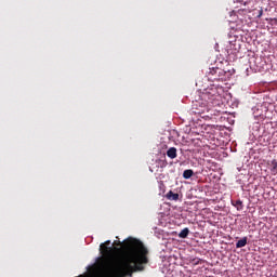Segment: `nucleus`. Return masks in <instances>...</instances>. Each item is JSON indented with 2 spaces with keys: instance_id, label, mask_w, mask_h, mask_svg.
I'll list each match as a JSON object with an SVG mask.
<instances>
[{
  "instance_id": "obj_1",
  "label": "nucleus",
  "mask_w": 277,
  "mask_h": 277,
  "mask_svg": "<svg viewBox=\"0 0 277 277\" xmlns=\"http://www.w3.org/2000/svg\"><path fill=\"white\" fill-rule=\"evenodd\" d=\"M233 77V70L230 69H222L219 67H212L209 71V79L212 81H226Z\"/></svg>"
},
{
  "instance_id": "obj_2",
  "label": "nucleus",
  "mask_w": 277,
  "mask_h": 277,
  "mask_svg": "<svg viewBox=\"0 0 277 277\" xmlns=\"http://www.w3.org/2000/svg\"><path fill=\"white\" fill-rule=\"evenodd\" d=\"M201 97L203 101L207 102V105H217V103L215 102L217 95H215V93L207 91L206 93H202Z\"/></svg>"
},
{
  "instance_id": "obj_3",
  "label": "nucleus",
  "mask_w": 277,
  "mask_h": 277,
  "mask_svg": "<svg viewBox=\"0 0 277 277\" xmlns=\"http://www.w3.org/2000/svg\"><path fill=\"white\" fill-rule=\"evenodd\" d=\"M167 156L169 157V159H176V148L175 147H170L167 150Z\"/></svg>"
},
{
  "instance_id": "obj_4",
  "label": "nucleus",
  "mask_w": 277,
  "mask_h": 277,
  "mask_svg": "<svg viewBox=\"0 0 277 277\" xmlns=\"http://www.w3.org/2000/svg\"><path fill=\"white\" fill-rule=\"evenodd\" d=\"M248 246V237H243L236 242V248H246Z\"/></svg>"
},
{
  "instance_id": "obj_5",
  "label": "nucleus",
  "mask_w": 277,
  "mask_h": 277,
  "mask_svg": "<svg viewBox=\"0 0 277 277\" xmlns=\"http://www.w3.org/2000/svg\"><path fill=\"white\" fill-rule=\"evenodd\" d=\"M188 235H189V228L185 227L180 232L179 237L180 239H187Z\"/></svg>"
},
{
  "instance_id": "obj_6",
  "label": "nucleus",
  "mask_w": 277,
  "mask_h": 277,
  "mask_svg": "<svg viewBox=\"0 0 277 277\" xmlns=\"http://www.w3.org/2000/svg\"><path fill=\"white\" fill-rule=\"evenodd\" d=\"M192 176H194V170L192 169H186L183 172V179H192Z\"/></svg>"
},
{
  "instance_id": "obj_7",
  "label": "nucleus",
  "mask_w": 277,
  "mask_h": 277,
  "mask_svg": "<svg viewBox=\"0 0 277 277\" xmlns=\"http://www.w3.org/2000/svg\"><path fill=\"white\" fill-rule=\"evenodd\" d=\"M271 172L274 175L277 174V160L276 159L271 161Z\"/></svg>"
},
{
  "instance_id": "obj_8",
  "label": "nucleus",
  "mask_w": 277,
  "mask_h": 277,
  "mask_svg": "<svg viewBox=\"0 0 277 277\" xmlns=\"http://www.w3.org/2000/svg\"><path fill=\"white\" fill-rule=\"evenodd\" d=\"M167 198L169 200H179V194L170 190L168 194H167Z\"/></svg>"
},
{
  "instance_id": "obj_9",
  "label": "nucleus",
  "mask_w": 277,
  "mask_h": 277,
  "mask_svg": "<svg viewBox=\"0 0 277 277\" xmlns=\"http://www.w3.org/2000/svg\"><path fill=\"white\" fill-rule=\"evenodd\" d=\"M234 207L237 208V211H241L243 209V201L236 200L235 203H234Z\"/></svg>"
},
{
  "instance_id": "obj_10",
  "label": "nucleus",
  "mask_w": 277,
  "mask_h": 277,
  "mask_svg": "<svg viewBox=\"0 0 277 277\" xmlns=\"http://www.w3.org/2000/svg\"><path fill=\"white\" fill-rule=\"evenodd\" d=\"M104 243H105V246L109 247V246H111V240H107V241L104 242Z\"/></svg>"
},
{
  "instance_id": "obj_11",
  "label": "nucleus",
  "mask_w": 277,
  "mask_h": 277,
  "mask_svg": "<svg viewBox=\"0 0 277 277\" xmlns=\"http://www.w3.org/2000/svg\"><path fill=\"white\" fill-rule=\"evenodd\" d=\"M259 18H261V16H263V10H260V13H259Z\"/></svg>"
},
{
  "instance_id": "obj_12",
  "label": "nucleus",
  "mask_w": 277,
  "mask_h": 277,
  "mask_svg": "<svg viewBox=\"0 0 277 277\" xmlns=\"http://www.w3.org/2000/svg\"><path fill=\"white\" fill-rule=\"evenodd\" d=\"M117 246H122V242L120 240H118Z\"/></svg>"
},
{
  "instance_id": "obj_13",
  "label": "nucleus",
  "mask_w": 277,
  "mask_h": 277,
  "mask_svg": "<svg viewBox=\"0 0 277 277\" xmlns=\"http://www.w3.org/2000/svg\"><path fill=\"white\" fill-rule=\"evenodd\" d=\"M87 268L90 269V266H88Z\"/></svg>"
},
{
  "instance_id": "obj_14",
  "label": "nucleus",
  "mask_w": 277,
  "mask_h": 277,
  "mask_svg": "<svg viewBox=\"0 0 277 277\" xmlns=\"http://www.w3.org/2000/svg\"><path fill=\"white\" fill-rule=\"evenodd\" d=\"M277 277V276H276Z\"/></svg>"
}]
</instances>
